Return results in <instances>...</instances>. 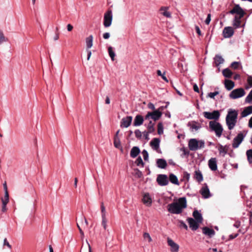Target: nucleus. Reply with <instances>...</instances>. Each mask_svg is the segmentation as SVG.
Listing matches in <instances>:
<instances>
[{
  "label": "nucleus",
  "mask_w": 252,
  "mask_h": 252,
  "mask_svg": "<svg viewBox=\"0 0 252 252\" xmlns=\"http://www.w3.org/2000/svg\"><path fill=\"white\" fill-rule=\"evenodd\" d=\"M187 200L186 197H181L177 201L169 204L167 210L173 214H180L182 213L183 209L187 208Z\"/></svg>",
  "instance_id": "nucleus-1"
},
{
  "label": "nucleus",
  "mask_w": 252,
  "mask_h": 252,
  "mask_svg": "<svg viewBox=\"0 0 252 252\" xmlns=\"http://www.w3.org/2000/svg\"><path fill=\"white\" fill-rule=\"evenodd\" d=\"M238 112L235 110L230 109L226 117V124L229 130L232 129L237 123Z\"/></svg>",
  "instance_id": "nucleus-2"
},
{
  "label": "nucleus",
  "mask_w": 252,
  "mask_h": 252,
  "mask_svg": "<svg viewBox=\"0 0 252 252\" xmlns=\"http://www.w3.org/2000/svg\"><path fill=\"white\" fill-rule=\"evenodd\" d=\"M209 125L210 130L215 132L216 136L220 137L223 131V127L221 124L216 121H211Z\"/></svg>",
  "instance_id": "nucleus-3"
},
{
  "label": "nucleus",
  "mask_w": 252,
  "mask_h": 252,
  "mask_svg": "<svg viewBox=\"0 0 252 252\" xmlns=\"http://www.w3.org/2000/svg\"><path fill=\"white\" fill-rule=\"evenodd\" d=\"M188 146L190 151H195L204 147L205 142L203 140H197L196 139H190L189 141Z\"/></svg>",
  "instance_id": "nucleus-4"
},
{
  "label": "nucleus",
  "mask_w": 252,
  "mask_h": 252,
  "mask_svg": "<svg viewBox=\"0 0 252 252\" xmlns=\"http://www.w3.org/2000/svg\"><path fill=\"white\" fill-rule=\"evenodd\" d=\"M162 116V113L159 109L156 110L153 112H149L145 116V120L152 119L155 121L158 120Z\"/></svg>",
  "instance_id": "nucleus-5"
},
{
  "label": "nucleus",
  "mask_w": 252,
  "mask_h": 252,
  "mask_svg": "<svg viewBox=\"0 0 252 252\" xmlns=\"http://www.w3.org/2000/svg\"><path fill=\"white\" fill-rule=\"evenodd\" d=\"M245 94V90L240 88L233 90L229 94V97L232 99H237L243 96Z\"/></svg>",
  "instance_id": "nucleus-6"
},
{
  "label": "nucleus",
  "mask_w": 252,
  "mask_h": 252,
  "mask_svg": "<svg viewBox=\"0 0 252 252\" xmlns=\"http://www.w3.org/2000/svg\"><path fill=\"white\" fill-rule=\"evenodd\" d=\"M203 116L205 118L209 120H218L220 117V113L218 110H214L212 112H204Z\"/></svg>",
  "instance_id": "nucleus-7"
},
{
  "label": "nucleus",
  "mask_w": 252,
  "mask_h": 252,
  "mask_svg": "<svg viewBox=\"0 0 252 252\" xmlns=\"http://www.w3.org/2000/svg\"><path fill=\"white\" fill-rule=\"evenodd\" d=\"M229 12L231 14H236L239 18H242L245 15V12L238 4L235 5Z\"/></svg>",
  "instance_id": "nucleus-8"
},
{
  "label": "nucleus",
  "mask_w": 252,
  "mask_h": 252,
  "mask_svg": "<svg viewBox=\"0 0 252 252\" xmlns=\"http://www.w3.org/2000/svg\"><path fill=\"white\" fill-rule=\"evenodd\" d=\"M245 135L241 132L238 133V134L234 138L232 143V147L233 148H237L239 147L240 144L243 141Z\"/></svg>",
  "instance_id": "nucleus-9"
},
{
  "label": "nucleus",
  "mask_w": 252,
  "mask_h": 252,
  "mask_svg": "<svg viewBox=\"0 0 252 252\" xmlns=\"http://www.w3.org/2000/svg\"><path fill=\"white\" fill-rule=\"evenodd\" d=\"M167 242L168 245L170 248V250L171 252H179V245L178 244L176 243L169 237L167 238Z\"/></svg>",
  "instance_id": "nucleus-10"
},
{
  "label": "nucleus",
  "mask_w": 252,
  "mask_h": 252,
  "mask_svg": "<svg viewBox=\"0 0 252 252\" xmlns=\"http://www.w3.org/2000/svg\"><path fill=\"white\" fill-rule=\"evenodd\" d=\"M1 201L2 202L1 211L4 213L7 210L6 205L9 201V193L8 191H4V196L1 198Z\"/></svg>",
  "instance_id": "nucleus-11"
},
{
  "label": "nucleus",
  "mask_w": 252,
  "mask_h": 252,
  "mask_svg": "<svg viewBox=\"0 0 252 252\" xmlns=\"http://www.w3.org/2000/svg\"><path fill=\"white\" fill-rule=\"evenodd\" d=\"M157 182L158 184L161 186H166L168 184V180L166 175H158L157 178Z\"/></svg>",
  "instance_id": "nucleus-12"
},
{
  "label": "nucleus",
  "mask_w": 252,
  "mask_h": 252,
  "mask_svg": "<svg viewBox=\"0 0 252 252\" xmlns=\"http://www.w3.org/2000/svg\"><path fill=\"white\" fill-rule=\"evenodd\" d=\"M188 222L189 224V227L192 230H196L199 227V223L200 222H198L197 220H195L194 219L192 218H189L187 219Z\"/></svg>",
  "instance_id": "nucleus-13"
},
{
  "label": "nucleus",
  "mask_w": 252,
  "mask_h": 252,
  "mask_svg": "<svg viewBox=\"0 0 252 252\" xmlns=\"http://www.w3.org/2000/svg\"><path fill=\"white\" fill-rule=\"evenodd\" d=\"M188 126L189 127L190 130L192 132L197 131L201 127V124L196 121L189 122Z\"/></svg>",
  "instance_id": "nucleus-14"
},
{
  "label": "nucleus",
  "mask_w": 252,
  "mask_h": 252,
  "mask_svg": "<svg viewBox=\"0 0 252 252\" xmlns=\"http://www.w3.org/2000/svg\"><path fill=\"white\" fill-rule=\"evenodd\" d=\"M222 34L224 38H230L234 34V31L231 27H225L223 30Z\"/></svg>",
  "instance_id": "nucleus-15"
},
{
  "label": "nucleus",
  "mask_w": 252,
  "mask_h": 252,
  "mask_svg": "<svg viewBox=\"0 0 252 252\" xmlns=\"http://www.w3.org/2000/svg\"><path fill=\"white\" fill-rule=\"evenodd\" d=\"M132 120V116H126L123 118L122 120L121 126L124 127H128L131 124Z\"/></svg>",
  "instance_id": "nucleus-16"
},
{
  "label": "nucleus",
  "mask_w": 252,
  "mask_h": 252,
  "mask_svg": "<svg viewBox=\"0 0 252 252\" xmlns=\"http://www.w3.org/2000/svg\"><path fill=\"white\" fill-rule=\"evenodd\" d=\"M159 143L160 140L159 139L155 138L150 142V146L153 150L156 151L157 152H159Z\"/></svg>",
  "instance_id": "nucleus-17"
},
{
  "label": "nucleus",
  "mask_w": 252,
  "mask_h": 252,
  "mask_svg": "<svg viewBox=\"0 0 252 252\" xmlns=\"http://www.w3.org/2000/svg\"><path fill=\"white\" fill-rule=\"evenodd\" d=\"M208 166L211 170H217L218 167L216 158H210L208 161Z\"/></svg>",
  "instance_id": "nucleus-18"
},
{
  "label": "nucleus",
  "mask_w": 252,
  "mask_h": 252,
  "mask_svg": "<svg viewBox=\"0 0 252 252\" xmlns=\"http://www.w3.org/2000/svg\"><path fill=\"white\" fill-rule=\"evenodd\" d=\"M103 25L105 27L110 26V9H108L104 15Z\"/></svg>",
  "instance_id": "nucleus-19"
},
{
  "label": "nucleus",
  "mask_w": 252,
  "mask_h": 252,
  "mask_svg": "<svg viewBox=\"0 0 252 252\" xmlns=\"http://www.w3.org/2000/svg\"><path fill=\"white\" fill-rule=\"evenodd\" d=\"M200 193L204 198H208L211 196L209 189L206 184L202 188Z\"/></svg>",
  "instance_id": "nucleus-20"
},
{
  "label": "nucleus",
  "mask_w": 252,
  "mask_h": 252,
  "mask_svg": "<svg viewBox=\"0 0 252 252\" xmlns=\"http://www.w3.org/2000/svg\"><path fill=\"white\" fill-rule=\"evenodd\" d=\"M143 117L140 115H137L134 118L133 126H140L143 124Z\"/></svg>",
  "instance_id": "nucleus-21"
},
{
  "label": "nucleus",
  "mask_w": 252,
  "mask_h": 252,
  "mask_svg": "<svg viewBox=\"0 0 252 252\" xmlns=\"http://www.w3.org/2000/svg\"><path fill=\"white\" fill-rule=\"evenodd\" d=\"M203 233L206 235L209 236L210 237H212L215 234V231L211 228H209L208 227H204L202 228Z\"/></svg>",
  "instance_id": "nucleus-22"
},
{
  "label": "nucleus",
  "mask_w": 252,
  "mask_h": 252,
  "mask_svg": "<svg viewBox=\"0 0 252 252\" xmlns=\"http://www.w3.org/2000/svg\"><path fill=\"white\" fill-rule=\"evenodd\" d=\"M229 149V146L225 145L222 146L220 145L219 147L218 150L219 151L220 154L223 157H224L225 155L227 153Z\"/></svg>",
  "instance_id": "nucleus-23"
},
{
  "label": "nucleus",
  "mask_w": 252,
  "mask_h": 252,
  "mask_svg": "<svg viewBox=\"0 0 252 252\" xmlns=\"http://www.w3.org/2000/svg\"><path fill=\"white\" fill-rule=\"evenodd\" d=\"M142 200L143 203L147 206H150L152 202V198L148 193L144 195Z\"/></svg>",
  "instance_id": "nucleus-24"
},
{
  "label": "nucleus",
  "mask_w": 252,
  "mask_h": 252,
  "mask_svg": "<svg viewBox=\"0 0 252 252\" xmlns=\"http://www.w3.org/2000/svg\"><path fill=\"white\" fill-rule=\"evenodd\" d=\"M156 162L157 166L161 169L165 168L167 165L166 161L162 158L158 159Z\"/></svg>",
  "instance_id": "nucleus-25"
},
{
  "label": "nucleus",
  "mask_w": 252,
  "mask_h": 252,
  "mask_svg": "<svg viewBox=\"0 0 252 252\" xmlns=\"http://www.w3.org/2000/svg\"><path fill=\"white\" fill-rule=\"evenodd\" d=\"M252 113V105L246 107L241 112V117H246Z\"/></svg>",
  "instance_id": "nucleus-26"
},
{
  "label": "nucleus",
  "mask_w": 252,
  "mask_h": 252,
  "mask_svg": "<svg viewBox=\"0 0 252 252\" xmlns=\"http://www.w3.org/2000/svg\"><path fill=\"white\" fill-rule=\"evenodd\" d=\"M192 215L195 220H197L200 223L202 222L203 218L202 215L197 210L194 211Z\"/></svg>",
  "instance_id": "nucleus-27"
},
{
  "label": "nucleus",
  "mask_w": 252,
  "mask_h": 252,
  "mask_svg": "<svg viewBox=\"0 0 252 252\" xmlns=\"http://www.w3.org/2000/svg\"><path fill=\"white\" fill-rule=\"evenodd\" d=\"M234 82L230 80H225L224 81V86L225 88L230 91L232 90L234 87Z\"/></svg>",
  "instance_id": "nucleus-28"
},
{
  "label": "nucleus",
  "mask_w": 252,
  "mask_h": 252,
  "mask_svg": "<svg viewBox=\"0 0 252 252\" xmlns=\"http://www.w3.org/2000/svg\"><path fill=\"white\" fill-rule=\"evenodd\" d=\"M140 149L138 147H133L130 151V156L131 157L134 158L136 157L140 153Z\"/></svg>",
  "instance_id": "nucleus-29"
},
{
  "label": "nucleus",
  "mask_w": 252,
  "mask_h": 252,
  "mask_svg": "<svg viewBox=\"0 0 252 252\" xmlns=\"http://www.w3.org/2000/svg\"><path fill=\"white\" fill-rule=\"evenodd\" d=\"M214 62L216 66H218L224 62V59L221 56L217 55L214 58Z\"/></svg>",
  "instance_id": "nucleus-30"
},
{
  "label": "nucleus",
  "mask_w": 252,
  "mask_h": 252,
  "mask_svg": "<svg viewBox=\"0 0 252 252\" xmlns=\"http://www.w3.org/2000/svg\"><path fill=\"white\" fill-rule=\"evenodd\" d=\"M194 174V178L197 180L198 182H201L203 181V178L201 172L198 170L195 171Z\"/></svg>",
  "instance_id": "nucleus-31"
},
{
  "label": "nucleus",
  "mask_w": 252,
  "mask_h": 252,
  "mask_svg": "<svg viewBox=\"0 0 252 252\" xmlns=\"http://www.w3.org/2000/svg\"><path fill=\"white\" fill-rule=\"evenodd\" d=\"M169 181L173 184L177 185H179V183L177 176L173 174H170L169 175Z\"/></svg>",
  "instance_id": "nucleus-32"
},
{
  "label": "nucleus",
  "mask_w": 252,
  "mask_h": 252,
  "mask_svg": "<svg viewBox=\"0 0 252 252\" xmlns=\"http://www.w3.org/2000/svg\"><path fill=\"white\" fill-rule=\"evenodd\" d=\"M241 19V18H238L237 15L235 16L233 21V25L235 27V28L237 29L240 27Z\"/></svg>",
  "instance_id": "nucleus-33"
},
{
  "label": "nucleus",
  "mask_w": 252,
  "mask_h": 252,
  "mask_svg": "<svg viewBox=\"0 0 252 252\" xmlns=\"http://www.w3.org/2000/svg\"><path fill=\"white\" fill-rule=\"evenodd\" d=\"M93 35H91L89 37H87L86 39V45L87 48L89 49L91 48L93 46Z\"/></svg>",
  "instance_id": "nucleus-34"
},
{
  "label": "nucleus",
  "mask_w": 252,
  "mask_h": 252,
  "mask_svg": "<svg viewBox=\"0 0 252 252\" xmlns=\"http://www.w3.org/2000/svg\"><path fill=\"white\" fill-rule=\"evenodd\" d=\"M114 145L116 148L122 149L120 140L118 137L115 136L114 139Z\"/></svg>",
  "instance_id": "nucleus-35"
},
{
  "label": "nucleus",
  "mask_w": 252,
  "mask_h": 252,
  "mask_svg": "<svg viewBox=\"0 0 252 252\" xmlns=\"http://www.w3.org/2000/svg\"><path fill=\"white\" fill-rule=\"evenodd\" d=\"M223 75L227 78H230L232 75V72L228 68H225L222 71Z\"/></svg>",
  "instance_id": "nucleus-36"
},
{
  "label": "nucleus",
  "mask_w": 252,
  "mask_h": 252,
  "mask_svg": "<svg viewBox=\"0 0 252 252\" xmlns=\"http://www.w3.org/2000/svg\"><path fill=\"white\" fill-rule=\"evenodd\" d=\"M247 159L250 163H252V149H250L246 153Z\"/></svg>",
  "instance_id": "nucleus-37"
},
{
  "label": "nucleus",
  "mask_w": 252,
  "mask_h": 252,
  "mask_svg": "<svg viewBox=\"0 0 252 252\" xmlns=\"http://www.w3.org/2000/svg\"><path fill=\"white\" fill-rule=\"evenodd\" d=\"M154 126V123H153L151 121H150L147 127L148 129V133H152L154 131L155 128Z\"/></svg>",
  "instance_id": "nucleus-38"
},
{
  "label": "nucleus",
  "mask_w": 252,
  "mask_h": 252,
  "mask_svg": "<svg viewBox=\"0 0 252 252\" xmlns=\"http://www.w3.org/2000/svg\"><path fill=\"white\" fill-rule=\"evenodd\" d=\"M143 238L146 241H148L149 243L152 241V239L149 233L144 232L143 233Z\"/></svg>",
  "instance_id": "nucleus-39"
},
{
  "label": "nucleus",
  "mask_w": 252,
  "mask_h": 252,
  "mask_svg": "<svg viewBox=\"0 0 252 252\" xmlns=\"http://www.w3.org/2000/svg\"><path fill=\"white\" fill-rule=\"evenodd\" d=\"M158 133L161 135L163 133V126L162 123H159L158 125Z\"/></svg>",
  "instance_id": "nucleus-40"
},
{
  "label": "nucleus",
  "mask_w": 252,
  "mask_h": 252,
  "mask_svg": "<svg viewBox=\"0 0 252 252\" xmlns=\"http://www.w3.org/2000/svg\"><path fill=\"white\" fill-rule=\"evenodd\" d=\"M102 221H101V225L103 227L104 229H106L107 228V223L108 222V220H107L106 218V216H102Z\"/></svg>",
  "instance_id": "nucleus-41"
},
{
  "label": "nucleus",
  "mask_w": 252,
  "mask_h": 252,
  "mask_svg": "<svg viewBox=\"0 0 252 252\" xmlns=\"http://www.w3.org/2000/svg\"><path fill=\"white\" fill-rule=\"evenodd\" d=\"M245 102L249 103L252 102V90L250 91L249 94L246 97Z\"/></svg>",
  "instance_id": "nucleus-42"
},
{
  "label": "nucleus",
  "mask_w": 252,
  "mask_h": 252,
  "mask_svg": "<svg viewBox=\"0 0 252 252\" xmlns=\"http://www.w3.org/2000/svg\"><path fill=\"white\" fill-rule=\"evenodd\" d=\"M100 209H101V217L106 216V211L105 210V207L104 205V203L102 202L101 203Z\"/></svg>",
  "instance_id": "nucleus-43"
},
{
  "label": "nucleus",
  "mask_w": 252,
  "mask_h": 252,
  "mask_svg": "<svg viewBox=\"0 0 252 252\" xmlns=\"http://www.w3.org/2000/svg\"><path fill=\"white\" fill-rule=\"evenodd\" d=\"M135 163L137 166L141 165L142 167L144 166V162H143L142 159L140 157H138L136 159Z\"/></svg>",
  "instance_id": "nucleus-44"
},
{
  "label": "nucleus",
  "mask_w": 252,
  "mask_h": 252,
  "mask_svg": "<svg viewBox=\"0 0 252 252\" xmlns=\"http://www.w3.org/2000/svg\"><path fill=\"white\" fill-rule=\"evenodd\" d=\"M6 41H7V39L5 37L3 32L0 31V44Z\"/></svg>",
  "instance_id": "nucleus-45"
},
{
  "label": "nucleus",
  "mask_w": 252,
  "mask_h": 252,
  "mask_svg": "<svg viewBox=\"0 0 252 252\" xmlns=\"http://www.w3.org/2000/svg\"><path fill=\"white\" fill-rule=\"evenodd\" d=\"M142 154L143 155V157L145 161L148 160V157H149L148 152L146 150H144L142 152Z\"/></svg>",
  "instance_id": "nucleus-46"
},
{
  "label": "nucleus",
  "mask_w": 252,
  "mask_h": 252,
  "mask_svg": "<svg viewBox=\"0 0 252 252\" xmlns=\"http://www.w3.org/2000/svg\"><path fill=\"white\" fill-rule=\"evenodd\" d=\"M181 151H182V152H183L182 154L181 155L182 157H184L185 156H189V151L185 148H181Z\"/></svg>",
  "instance_id": "nucleus-47"
},
{
  "label": "nucleus",
  "mask_w": 252,
  "mask_h": 252,
  "mask_svg": "<svg viewBox=\"0 0 252 252\" xmlns=\"http://www.w3.org/2000/svg\"><path fill=\"white\" fill-rule=\"evenodd\" d=\"M240 63L238 62H234L231 63V66L235 69L238 68L239 65L240 64Z\"/></svg>",
  "instance_id": "nucleus-48"
},
{
  "label": "nucleus",
  "mask_w": 252,
  "mask_h": 252,
  "mask_svg": "<svg viewBox=\"0 0 252 252\" xmlns=\"http://www.w3.org/2000/svg\"><path fill=\"white\" fill-rule=\"evenodd\" d=\"M219 94V92L218 91H216L213 93H210L208 94V96L211 98H214L215 96Z\"/></svg>",
  "instance_id": "nucleus-49"
},
{
  "label": "nucleus",
  "mask_w": 252,
  "mask_h": 252,
  "mask_svg": "<svg viewBox=\"0 0 252 252\" xmlns=\"http://www.w3.org/2000/svg\"><path fill=\"white\" fill-rule=\"evenodd\" d=\"M134 133H135V136L137 138H140L141 137V136H142L141 132L139 129L136 130L135 131Z\"/></svg>",
  "instance_id": "nucleus-50"
},
{
  "label": "nucleus",
  "mask_w": 252,
  "mask_h": 252,
  "mask_svg": "<svg viewBox=\"0 0 252 252\" xmlns=\"http://www.w3.org/2000/svg\"><path fill=\"white\" fill-rule=\"evenodd\" d=\"M162 15L166 17L167 18H171V13L167 10L163 12L162 13Z\"/></svg>",
  "instance_id": "nucleus-51"
},
{
  "label": "nucleus",
  "mask_w": 252,
  "mask_h": 252,
  "mask_svg": "<svg viewBox=\"0 0 252 252\" xmlns=\"http://www.w3.org/2000/svg\"><path fill=\"white\" fill-rule=\"evenodd\" d=\"M211 14H208L207 17L205 21L206 24L209 25L210 24V21H211Z\"/></svg>",
  "instance_id": "nucleus-52"
},
{
  "label": "nucleus",
  "mask_w": 252,
  "mask_h": 252,
  "mask_svg": "<svg viewBox=\"0 0 252 252\" xmlns=\"http://www.w3.org/2000/svg\"><path fill=\"white\" fill-rule=\"evenodd\" d=\"M247 82L251 87H252V76L248 75Z\"/></svg>",
  "instance_id": "nucleus-53"
},
{
  "label": "nucleus",
  "mask_w": 252,
  "mask_h": 252,
  "mask_svg": "<svg viewBox=\"0 0 252 252\" xmlns=\"http://www.w3.org/2000/svg\"><path fill=\"white\" fill-rule=\"evenodd\" d=\"M148 107L149 109H151V110H154V111L156 110H155V105H154V104L153 103H151V102L149 103H148Z\"/></svg>",
  "instance_id": "nucleus-54"
},
{
  "label": "nucleus",
  "mask_w": 252,
  "mask_h": 252,
  "mask_svg": "<svg viewBox=\"0 0 252 252\" xmlns=\"http://www.w3.org/2000/svg\"><path fill=\"white\" fill-rule=\"evenodd\" d=\"M3 245L7 246L9 249H11L12 248L11 245H10L9 242L7 241L6 238L4 239Z\"/></svg>",
  "instance_id": "nucleus-55"
},
{
  "label": "nucleus",
  "mask_w": 252,
  "mask_h": 252,
  "mask_svg": "<svg viewBox=\"0 0 252 252\" xmlns=\"http://www.w3.org/2000/svg\"><path fill=\"white\" fill-rule=\"evenodd\" d=\"M184 177L187 179L188 181L189 180L190 178V174L188 173L187 172H184Z\"/></svg>",
  "instance_id": "nucleus-56"
},
{
  "label": "nucleus",
  "mask_w": 252,
  "mask_h": 252,
  "mask_svg": "<svg viewBox=\"0 0 252 252\" xmlns=\"http://www.w3.org/2000/svg\"><path fill=\"white\" fill-rule=\"evenodd\" d=\"M110 33L109 32L104 33L102 35V37L105 39H107L110 37Z\"/></svg>",
  "instance_id": "nucleus-57"
},
{
  "label": "nucleus",
  "mask_w": 252,
  "mask_h": 252,
  "mask_svg": "<svg viewBox=\"0 0 252 252\" xmlns=\"http://www.w3.org/2000/svg\"><path fill=\"white\" fill-rule=\"evenodd\" d=\"M77 227L79 230V232L81 235V237L83 238L84 236V232L78 223L77 224Z\"/></svg>",
  "instance_id": "nucleus-58"
},
{
  "label": "nucleus",
  "mask_w": 252,
  "mask_h": 252,
  "mask_svg": "<svg viewBox=\"0 0 252 252\" xmlns=\"http://www.w3.org/2000/svg\"><path fill=\"white\" fill-rule=\"evenodd\" d=\"M58 30H59V29H58V27H57L56 28L57 33H56V35H55V36L54 37V39L55 40H58L59 39V33L58 32Z\"/></svg>",
  "instance_id": "nucleus-59"
},
{
  "label": "nucleus",
  "mask_w": 252,
  "mask_h": 252,
  "mask_svg": "<svg viewBox=\"0 0 252 252\" xmlns=\"http://www.w3.org/2000/svg\"><path fill=\"white\" fill-rule=\"evenodd\" d=\"M193 90L194 92L196 93H199V90L197 86V85L196 84H194L193 86Z\"/></svg>",
  "instance_id": "nucleus-60"
},
{
  "label": "nucleus",
  "mask_w": 252,
  "mask_h": 252,
  "mask_svg": "<svg viewBox=\"0 0 252 252\" xmlns=\"http://www.w3.org/2000/svg\"><path fill=\"white\" fill-rule=\"evenodd\" d=\"M195 30H196V32L197 33V34L199 35H201V31H200V29H199L198 26H195Z\"/></svg>",
  "instance_id": "nucleus-61"
},
{
  "label": "nucleus",
  "mask_w": 252,
  "mask_h": 252,
  "mask_svg": "<svg viewBox=\"0 0 252 252\" xmlns=\"http://www.w3.org/2000/svg\"><path fill=\"white\" fill-rule=\"evenodd\" d=\"M73 27L71 24H69L67 25V29L68 32H71L73 30Z\"/></svg>",
  "instance_id": "nucleus-62"
},
{
  "label": "nucleus",
  "mask_w": 252,
  "mask_h": 252,
  "mask_svg": "<svg viewBox=\"0 0 252 252\" xmlns=\"http://www.w3.org/2000/svg\"><path fill=\"white\" fill-rule=\"evenodd\" d=\"M136 175L138 177L140 178L142 176V173L139 170H136Z\"/></svg>",
  "instance_id": "nucleus-63"
},
{
  "label": "nucleus",
  "mask_w": 252,
  "mask_h": 252,
  "mask_svg": "<svg viewBox=\"0 0 252 252\" xmlns=\"http://www.w3.org/2000/svg\"><path fill=\"white\" fill-rule=\"evenodd\" d=\"M248 125L250 128H252V117L249 120Z\"/></svg>",
  "instance_id": "nucleus-64"
}]
</instances>
